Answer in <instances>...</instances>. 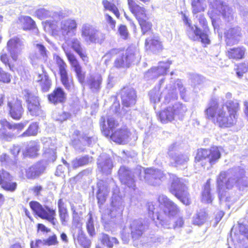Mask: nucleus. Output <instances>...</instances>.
<instances>
[{
    "label": "nucleus",
    "instance_id": "28",
    "mask_svg": "<svg viewBox=\"0 0 248 248\" xmlns=\"http://www.w3.org/2000/svg\"><path fill=\"white\" fill-rule=\"evenodd\" d=\"M66 98V93L60 87L56 88L52 93L48 95L49 101L54 104L62 103L65 101Z\"/></svg>",
    "mask_w": 248,
    "mask_h": 248
},
{
    "label": "nucleus",
    "instance_id": "54",
    "mask_svg": "<svg viewBox=\"0 0 248 248\" xmlns=\"http://www.w3.org/2000/svg\"><path fill=\"white\" fill-rule=\"evenodd\" d=\"M102 4L105 10H109L112 12L117 17H119L120 14L118 8L115 4L112 3L107 0H103Z\"/></svg>",
    "mask_w": 248,
    "mask_h": 248
},
{
    "label": "nucleus",
    "instance_id": "44",
    "mask_svg": "<svg viewBox=\"0 0 248 248\" xmlns=\"http://www.w3.org/2000/svg\"><path fill=\"white\" fill-rule=\"evenodd\" d=\"M245 49L244 47L231 48L228 50V56L230 59H241L244 57Z\"/></svg>",
    "mask_w": 248,
    "mask_h": 248
},
{
    "label": "nucleus",
    "instance_id": "41",
    "mask_svg": "<svg viewBox=\"0 0 248 248\" xmlns=\"http://www.w3.org/2000/svg\"><path fill=\"white\" fill-rule=\"evenodd\" d=\"M93 161V157L88 155L76 157L72 161V166L74 169H77L89 164Z\"/></svg>",
    "mask_w": 248,
    "mask_h": 248
},
{
    "label": "nucleus",
    "instance_id": "26",
    "mask_svg": "<svg viewBox=\"0 0 248 248\" xmlns=\"http://www.w3.org/2000/svg\"><path fill=\"white\" fill-rule=\"evenodd\" d=\"M128 4L130 11L138 22L143 19H148L145 8L139 5L135 0H128Z\"/></svg>",
    "mask_w": 248,
    "mask_h": 248
},
{
    "label": "nucleus",
    "instance_id": "18",
    "mask_svg": "<svg viewBox=\"0 0 248 248\" xmlns=\"http://www.w3.org/2000/svg\"><path fill=\"white\" fill-rule=\"evenodd\" d=\"M159 203L163 206V211L169 218L173 217L179 212L178 206L166 195H161L158 198Z\"/></svg>",
    "mask_w": 248,
    "mask_h": 248
},
{
    "label": "nucleus",
    "instance_id": "22",
    "mask_svg": "<svg viewBox=\"0 0 248 248\" xmlns=\"http://www.w3.org/2000/svg\"><path fill=\"white\" fill-rule=\"evenodd\" d=\"M225 42L228 46H232L239 42L242 37L241 29L234 27L226 29L224 32Z\"/></svg>",
    "mask_w": 248,
    "mask_h": 248
},
{
    "label": "nucleus",
    "instance_id": "50",
    "mask_svg": "<svg viewBox=\"0 0 248 248\" xmlns=\"http://www.w3.org/2000/svg\"><path fill=\"white\" fill-rule=\"evenodd\" d=\"M49 142L48 141L45 144L44 154L46 157H48L49 161H54L56 158L55 149L53 148L48 147Z\"/></svg>",
    "mask_w": 248,
    "mask_h": 248
},
{
    "label": "nucleus",
    "instance_id": "48",
    "mask_svg": "<svg viewBox=\"0 0 248 248\" xmlns=\"http://www.w3.org/2000/svg\"><path fill=\"white\" fill-rule=\"evenodd\" d=\"M71 116V114L70 113L62 111H55L52 114V118L53 119L60 123L66 121L67 119H69Z\"/></svg>",
    "mask_w": 248,
    "mask_h": 248
},
{
    "label": "nucleus",
    "instance_id": "24",
    "mask_svg": "<svg viewBox=\"0 0 248 248\" xmlns=\"http://www.w3.org/2000/svg\"><path fill=\"white\" fill-rule=\"evenodd\" d=\"M214 8L217 9L222 15L223 18L228 22L233 19V11L225 3L220 0H215L212 4Z\"/></svg>",
    "mask_w": 248,
    "mask_h": 248
},
{
    "label": "nucleus",
    "instance_id": "39",
    "mask_svg": "<svg viewBox=\"0 0 248 248\" xmlns=\"http://www.w3.org/2000/svg\"><path fill=\"white\" fill-rule=\"evenodd\" d=\"M58 213L62 224H64L68 217L67 209L65 203L62 199H60L58 202Z\"/></svg>",
    "mask_w": 248,
    "mask_h": 248
},
{
    "label": "nucleus",
    "instance_id": "57",
    "mask_svg": "<svg viewBox=\"0 0 248 248\" xmlns=\"http://www.w3.org/2000/svg\"><path fill=\"white\" fill-rule=\"evenodd\" d=\"M71 210L72 211L73 216V225L75 226V229H78V228H81V223H80V217L79 216L78 212L76 211V210L74 206H71Z\"/></svg>",
    "mask_w": 248,
    "mask_h": 248
},
{
    "label": "nucleus",
    "instance_id": "13",
    "mask_svg": "<svg viewBox=\"0 0 248 248\" xmlns=\"http://www.w3.org/2000/svg\"><path fill=\"white\" fill-rule=\"evenodd\" d=\"M23 94L27 103V108L31 115L38 116L42 114V110L39 103L38 97L29 90H24Z\"/></svg>",
    "mask_w": 248,
    "mask_h": 248
},
{
    "label": "nucleus",
    "instance_id": "37",
    "mask_svg": "<svg viewBox=\"0 0 248 248\" xmlns=\"http://www.w3.org/2000/svg\"><path fill=\"white\" fill-rule=\"evenodd\" d=\"M170 163L172 166L178 167L181 165H185L189 160L188 156L186 155L175 153L174 155L170 156Z\"/></svg>",
    "mask_w": 248,
    "mask_h": 248
},
{
    "label": "nucleus",
    "instance_id": "12",
    "mask_svg": "<svg viewBox=\"0 0 248 248\" xmlns=\"http://www.w3.org/2000/svg\"><path fill=\"white\" fill-rule=\"evenodd\" d=\"M30 206L32 211L40 218L48 220L54 227L58 224L55 218L56 211L47 206H43L39 202L31 201Z\"/></svg>",
    "mask_w": 248,
    "mask_h": 248
},
{
    "label": "nucleus",
    "instance_id": "7",
    "mask_svg": "<svg viewBox=\"0 0 248 248\" xmlns=\"http://www.w3.org/2000/svg\"><path fill=\"white\" fill-rule=\"evenodd\" d=\"M221 157L219 148L217 146L212 147L209 149L198 150L195 160L204 168H211Z\"/></svg>",
    "mask_w": 248,
    "mask_h": 248
},
{
    "label": "nucleus",
    "instance_id": "40",
    "mask_svg": "<svg viewBox=\"0 0 248 248\" xmlns=\"http://www.w3.org/2000/svg\"><path fill=\"white\" fill-rule=\"evenodd\" d=\"M159 118L162 123H167L175 120L171 106H169L162 110L159 113Z\"/></svg>",
    "mask_w": 248,
    "mask_h": 248
},
{
    "label": "nucleus",
    "instance_id": "46",
    "mask_svg": "<svg viewBox=\"0 0 248 248\" xmlns=\"http://www.w3.org/2000/svg\"><path fill=\"white\" fill-rule=\"evenodd\" d=\"M39 147L37 143L31 142L26 148L24 154L26 156L34 157L36 156Z\"/></svg>",
    "mask_w": 248,
    "mask_h": 248
},
{
    "label": "nucleus",
    "instance_id": "32",
    "mask_svg": "<svg viewBox=\"0 0 248 248\" xmlns=\"http://www.w3.org/2000/svg\"><path fill=\"white\" fill-rule=\"evenodd\" d=\"M183 20L186 26L187 34L189 37L193 40H196V37L194 35H198L200 30L197 26L192 25L188 17L185 15H183Z\"/></svg>",
    "mask_w": 248,
    "mask_h": 248
},
{
    "label": "nucleus",
    "instance_id": "56",
    "mask_svg": "<svg viewBox=\"0 0 248 248\" xmlns=\"http://www.w3.org/2000/svg\"><path fill=\"white\" fill-rule=\"evenodd\" d=\"M38 125L36 123H33L31 124L28 129L21 135V137L35 136L37 134Z\"/></svg>",
    "mask_w": 248,
    "mask_h": 248
},
{
    "label": "nucleus",
    "instance_id": "8",
    "mask_svg": "<svg viewBox=\"0 0 248 248\" xmlns=\"http://www.w3.org/2000/svg\"><path fill=\"white\" fill-rule=\"evenodd\" d=\"M50 26L54 32L59 35L67 42L70 37L76 35L78 23L75 19L67 18L62 20L56 27L53 24H50Z\"/></svg>",
    "mask_w": 248,
    "mask_h": 248
},
{
    "label": "nucleus",
    "instance_id": "53",
    "mask_svg": "<svg viewBox=\"0 0 248 248\" xmlns=\"http://www.w3.org/2000/svg\"><path fill=\"white\" fill-rule=\"evenodd\" d=\"M163 93V92L161 93H160L158 88H155L151 90L149 93L151 101L154 104L159 102L161 94L165 96V95Z\"/></svg>",
    "mask_w": 248,
    "mask_h": 248
},
{
    "label": "nucleus",
    "instance_id": "52",
    "mask_svg": "<svg viewBox=\"0 0 248 248\" xmlns=\"http://www.w3.org/2000/svg\"><path fill=\"white\" fill-rule=\"evenodd\" d=\"M65 53L70 64L74 68V71L81 67L74 54L66 51H65Z\"/></svg>",
    "mask_w": 248,
    "mask_h": 248
},
{
    "label": "nucleus",
    "instance_id": "43",
    "mask_svg": "<svg viewBox=\"0 0 248 248\" xmlns=\"http://www.w3.org/2000/svg\"><path fill=\"white\" fill-rule=\"evenodd\" d=\"M18 21L21 24L24 30H31L36 29V25L34 21L28 16H21Z\"/></svg>",
    "mask_w": 248,
    "mask_h": 248
},
{
    "label": "nucleus",
    "instance_id": "61",
    "mask_svg": "<svg viewBox=\"0 0 248 248\" xmlns=\"http://www.w3.org/2000/svg\"><path fill=\"white\" fill-rule=\"evenodd\" d=\"M0 185H1V187L5 190L14 191L17 186V184L16 182H10L8 181H5Z\"/></svg>",
    "mask_w": 248,
    "mask_h": 248
},
{
    "label": "nucleus",
    "instance_id": "33",
    "mask_svg": "<svg viewBox=\"0 0 248 248\" xmlns=\"http://www.w3.org/2000/svg\"><path fill=\"white\" fill-rule=\"evenodd\" d=\"M35 15L40 19L51 17L54 21L60 19L61 14L57 12H52L45 8H40L35 11Z\"/></svg>",
    "mask_w": 248,
    "mask_h": 248
},
{
    "label": "nucleus",
    "instance_id": "20",
    "mask_svg": "<svg viewBox=\"0 0 248 248\" xmlns=\"http://www.w3.org/2000/svg\"><path fill=\"white\" fill-rule=\"evenodd\" d=\"M122 104L125 107L134 106L137 101V94L135 90L130 87H125L121 92Z\"/></svg>",
    "mask_w": 248,
    "mask_h": 248
},
{
    "label": "nucleus",
    "instance_id": "6",
    "mask_svg": "<svg viewBox=\"0 0 248 248\" xmlns=\"http://www.w3.org/2000/svg\"><path fill=\"white\" fill-rule=\"evenodd\" d=\"M111 200L110 208L102 215V221L105 224H108L111 222L117 224L120 222L124 208V199L116 192H113Z\"/></svg>",
    "mask_w": 248,
    "mask_h": 248
},
{
    "label": "nucleus",
    "instance_id": "9",
    "mask_svg": "<svg viewBox=\"0 0 248 248\" xmlns=\"http://www.w3.org/2000/svg\"><path fill=\"white\" fill-rule=\"evenodd\" d=\"M140 59L138 49L134 46H130L125 52H122L116 58L114 65L117 68H127L132 64L139 62Z\"/></svg>",
    "mask_w": 248,
    "mask_h": 248
},
{
    "label": "nucleus",
    "instance_id": "45",
    "mask_svg": "<svg viewBox=\"0 0 248 248\" xmlns=\"http://www.w3.org/2000/svg\"><path fill=\"white\" fill-rule=\"evenodd\" d=\"M191 4L194 15L204 11L206 7L204 0H191Z\"/></svg>",
    "mask_w": 248,
    "mask_h": 248
},
{
    "label": "nucleus",
    "instance_id": "11",
    "mask_svg": "<svg viewBox=\"0 0 248 248\" xmlns=\"http://www.w3.org/2000/svg\"><path fill=\"white\" fill-rule=\"evenodd\" d=\"M81 36L88 44H102L105 39V35L93 25L85 23L80 29Z\"/></svg>",
    "mask_w": 248,
    "mask_h": 248
},
{
    "label": "nucleus",
    "instance_id": "25",
    "mask_svg": "<svg viewBox=\"0 0 248 248\" xmlns=\"http://www.w3.org/2000/svg\"><path fill=\"white\" fill-rule=\"evenodd\" d=\"M145 47L147 50L156 53L162 49L163 46L159 37L152 33L145 40Z\"/></svg>",
    "mask_w": 248,
    "mask_h": 248
},
{
    "label": "nucleus",
    "instance_id": "62",
    "mask_svg": "<svg viewBox=\"0 0 248 248\" xmlns=\"http://www.w3.org/2000/svg\"><path fill=\"white\" fill-rule=\"evenodd\" d=\"M11 81V75L0 68V82L9 83Z\"/></svg>",
    "mask_w": 248,
    "mask_h": 248
},
{
    "label": "nucleus",
    "instance_id": "51",
    "mask_svg": "<svg viewBox=\"0 0 248 248\" xmlns=\"http://www.w3.org/2000/svg\"><path fill=\"white\" fill-rule=\"evenodd\" d=\"M142 34H150L152 31V24L148 19H143L139 22Z\"/></svg>",
    "mask_w": 248,
    "mask_h": 248
},
{
    "label": "nucleus",
    "instance_id": "55",
    "mask_svg": "<svg viewBox=\"0 0 248 248\" xmlns=\"http://www.w3.org/2000/svg\"><path fill=\"white\" fill-rule=\"evenodd\" d=\"M202 201L206 203H210L212 201V196L210 193V185L208 183L204 186L202 193Z\"/></svg>",
    "mask_w": 248,
    "mask_h": 248
},
{
    "label": "nucleus",
    "instance_id": "19",
    "mask_svg": "<svg viewBox=\"0 0 248 248\" xmlns=\"http://www.w3.org/2000/svg\"><path fill=\"white\" fill-rule=\"evenodd\" d=\"M56 62L59 67L62 84L67 90H72L74 87L73 82L68 75L66 63L59 56L56 57Z\"/></svg>",
    "mask_w": 248,
    "mask_h": 248
},
{
    "label": "nucleus",
    "instance_id": "58",
    "mask_svg": "<svg viewBox=\"0 0 248 248\" xmlns=\"http://www.w3.org/2000/svg\"><path fill=\"white\" fill-rule=\"evenodd\" d=\"M86 229L89 234L93 236L95 235V229L93 218L91 215H90L89 218L86 222Z\"/></svg>",
    "mask_w": 248,
    "mask_h": 248
},
{
    "label": "nucleus",
    "instance_id": "30",
    "mask_svg": "<svg viewBox=\"0 0 248 248\" xmlns=\"http://www.w3.org/2000/svg\"><path fill=\"white\" fill-rule=\"evenodd\" d=\"M45 167L43 162H39L29 167L26 171V175L29 179H34L43 173Z\"/></svg>",
    "mask_w": 248,
    "mask_h": 248
},
{
    "label": "nucleus",
    "instance_id": "31",
    "mask_svg": "<svg viewBox=\"0 0 248 248\" xmlns=\"http://www.w3.org/2000/svg\"><path fill=\"white\" fill-rule=\"evenodd\" d=\"M71 48L80 56L84 62H88V58L85 49L82 47L80 40L77 38H73L70 40Z\"/></svg>",
    "mask_w": 248,
    "mask_h": 248
},
{
    "label": "nucleus",
    "instance_id": "34",
    "mask_svg": "<svg viewBox=\"0 0 248 248\" xmlns=\"http://www.w3.org/2000/svg\"><path fill=\"white\" fill-rule=\"evenodd\" d=\"M156 216L157 219L160 220L161 226L164 228L169 229L173 228L175 229L176 228L182 227L184 225V221L182 217L177 218L174 224L171 225L169 220L167 219H163L161 218L160 216L158 215Z\"/></svg>",
    "mask_w": 248,
    "mask_h": 248
},
{
    "label": "nucleus",
    "instance_id": "64",
    "mask_svg": "<svg viewBox=\"0 0 248 248\" xmlns=\"http://www.w3.org/2000/svg\"><path fill=\"white\" fill-rule=\"evenodd\" d=\"M42 89L44 92L48 91L51 86V81L49 79L48 76L45 77L44 80L40 83Z\"/></svg>",
    "mask_w": 248,
    "mask_h": 248
},
{
    "label": "nucleus",
    "instance_id": "63",
    "mask_svg": "<svg viewBox=\"0 0 248 248\" xmlns=\"http://www.w3.org/2000/svg\"><path fill=\"white\" fill-rule=\"evenodd\" d=\"M122 52L118 49L113 48L109 50L107 52L103 57L104 58H106L105 61H108L112 57L117 55V57L121 54Z\"/></svg>",
    "mask_w": 248,
    "mask_h": 248
},
{
    "label": "nucleus",
    "instance_id": "23",
    "mask_svg": "<svg viewBox=\"0 0 248 248\" xmlns=\"http://www.w3.org/2000/svg\"><path fill=\"white\" fill-rule=\"evenodd\" d=\"M196 17L198 19L200 25L202 27L203 31H202L201 29L199 28V30H200L199 34H194L196 37V40L200 39L202 43L209 44L210 43V40L208 38V33L209 29L207 26V21L202 14L197 15Z\"/></svg>",
    "mask_w": 248,
    "mask_h": 248
},
{
    "label": "nucleus",
    "instance_id": "59",
    "mask_svg": "<svg viewBox=\"0 0 248 248\" xmlns=\"http://www.w3.org/2000/svg\"><path fill=\"white\" fill-rule=\"evenodd\" d=\"M15 137L14 133L7 131L6 129H0V140L10 141Z\"/></svg>",
    "mask_w": 248,
    "mask_h": 248
},
{
    "label": "nucleus",
    "instance_id": "35",
    "mask_svg": "<svg viewBox=\"0 0 248 248\" xmlns=\"http://www.w3.org/2000/svg\"><path fill=\"white\" fill-rule=\"evenodd\" d=\"M208 218V214L204 209H200L194 215L192 223L195 225L201 226L203 225Z\"/></svg>",
    "mask_w": 248,
    "mask_h": 248
},
{
    "label": "nucleus",
    "instance_id": "47",
    "mask_svg": "<svg viewBox=\"0 0 248 248\" xmlns=\"http://www.w3.org/2000/svg\"><path fill=\"white\" fill-rule=\"evenodd\" d=\"M100 240L104 245L109 248H112L114 244L118 243V241L115 237H110L104 233H101Z\"/></svg>",
    "mask_w": 248,
    "mask_h": 248
},
{
    "label": "nucleus",
    "instance_id": "2",
    "mask_svg": "<svg viewBox=\"0 0 248 248\" xmlns=\"http://www.w3.org/2000/svg\"><path fill=\"white\" fill-rule=\"evenodd\" d=\"M245 172L244 170L240 167L221 172L217 180L219 195H222L226 189H232L234 186L240 189L248 187V178L245 176Z\"/></svg>",
    "mask_w": 248,
    "mask_h": 248
},
{
    "label": "nucleus",
    "instance_id": "27",
    "mask_svg": "<svg viewBox=\"0 0 248 248\" xmlns=\"http://www.w3.org/2000/svg\"><path fill=\"white\" fill-rule=\"evenodd\" d=\"M98 169L103 173H110L113 164L111 159L106 154H101L97 160Z\"/></svg>",
    "mask_w": 248,
    "mask_h": 248
},
{
    "label": "nucleus",
    "instance_id": "5",
    "mask_svg": "<svg viewBox=\"0 0 248 248\" xmlns=\"http://www.w3.org/2000/svg\"><path fill=\"white\" fill-rule=\"evenodd\" d=\"M100 126L103 134L107 137H110L115 142L125 144L128 141L130 132L127 128L118 129L114 131L118 125V123L113 117H108L107 119V126L105 124V118L100 119Z\"/></svg>",
    "mask_w": 248,
    "mask_h": 248
},
{
    "label": "nucleus",
    "instance_id": "29",
    "mask_svg": "<svg viewBox=\"0 0 248 248\" xmlns=\"http://www.w3.org/2000/svg\"><path fill=\"white\" fill-rule=\"evenodd\" d=\"M73 236L74 241H77L78 244L84 248H89L90 246V241L87 238L81 228L73 229Z\"/></svg>",
    "mask_w": 248,
    "mask_h": 248
},
{
    "label": "nucleus",
    "instance_id": "17",
    "mask_svg": "<svg viewBox=\"0 0 248 248\" xmlns=\"http://www.w3.org/2000/svg\"><path fill=\"white\" fill-rule=\"evenodd\" d=\"M114 185L112 179L108 180H100L97 184V192L96 198L98 200V204L100 210L101 205L106 202L107 196L109 193L110 187Z\"/></svg>",
    "mask_w": 248,
    "mask_h": 248
},
{
    "label": "nucleus",
    "instance_id": "3",
    "mask_svg": "<svg viewBox=\"0 0 248 248\" xmlns=\"http://www.w3.org/2000/svg\"><path fill=\"white\" fill-rule=\"evenodd\" d=\"M148 228L144 220L140 219L134 220L130 225L133 245L138 248H148L156 247L158 244L162 242V237L153 236L150 238L142 236L143 232Z\"/></svg>",
    "mask_w": 248,
    "mask_h": 248
},
{
    "label": "nucleus",
    "instance_id": "38",
    "mask_svg": "<svg viewBox=\"0 0 248 248\" xmlns=\"http://www.w3.org/2000/svg\"><path fill=\"white\" fill-rule=\"evenodd\" d=\"M222 105H224V107L226 106L228 113L231 114L235 117H237V112L239 109V104L237 100H228L226 102L225 101L224 99L222 98Z\"/></svg>",
    "mask_w": 248,
    "mask_h": 248
},
{
    "label": "nucleus",
    "instance_id": "49",
    "mask_svg": "<svg viewBox=\"0 0 248 248\" xmlns=\"http://www.w3.org/2000/svg\"><path fill=\"white\" fill-rule=\"evenodd\" d=\"M33 46L36 50L39 52V54L42 58L43 61H46L48 55L49 51L46 49V47L41 43L35 42L33 43Z\"/></svg>",
    "mask_w": 248,
    "mask_h": 248
},
{
    "label": "nucleus",
    "instance_id": "21",
    "mask_svg": "<svg viewBox=\"0 0 248 248\" xmlns=\"http://www.w3.org/2000/svg\"><path fill=\"white\" fill-rule=\"evenodd\" d=\"M170 64L169 61L159 62L158 66L152 68L145 74V78L147 79H154L163 75L169 68Z\"/></svg>",
    "mask_w": 248,
    "mask_h": 248
},
{
    "label": "nucleus",
    "instance_id": "4",
    "mask_svg": "<svg viewBox=\"0 0 248 248\" xmlns=\"http://www.w3.org/2000/svg\"><path fill=\"white\" fill-rule=\"evenodd\" d=\"M206 118L216 120V124L220 127H230L235 124L237 117L227 113L224 109V105L218 108V103L212 100L209 103L207 108L204 111Z\"/></svg>",
    "mask_w": 248,
    "mask_h": 248
},
{
    "label": "nucleus",
    "instance_id": "14",
    "mask_svg": "<svg viewBox=\"0 0 248 248\" xmlns=\"http://www.w3.org/2000/svg\"><path fill=\"white\" fill-rule=\"evenodd\" d=\"M177 90L179 91L182 98L184 99L185 97L186 89L184 87L182 82L180 80H177L173 87L172 85L170 84L167 86L163 93L165 95V101L166 103H168L171 100L177 99Z\"/></svg>",
    "mask_w": 248,
    "mask_h": 248
},
{
    "label": "nucleus",
    "instance_id": "42",
    "mask_svg": "<svg viewBox=\"0 0 248 248\" xmlns=\"http://www.w3.org/2000/svg\"><path fill=\"white\" fill-rule=\"evenodd\" d=\"M102 80V78L100 75L90 77L88 80V83L93 92H96L99 90Z\"/></svg>",
    "mask_w": 248,
    "mask_h": 248
},
{
    "label": "nucleus",
    "instance_id": "1",
    "mask_svg": "<svg viewBox=\"0 0 248 248\" xmlns=\"http://www.w3.org/2000/svg\"><path fill=\"white\" fill-rule=\"evenodd\" d=\"M118 174L122 183L134 190L136 187V177L142 180V176L143 175L144 179L149 184L153 186L159 185L166 178L165 175L160 170L152 168L144 170L140 166L136 167L133 171L128 167L121 166L119 170Z\"/></svg>",
    "mask_w": 248,
    "mask_h": 248
},
{
    "label": "nucleus",
    "instance_id": "60",
    "mask_svg": "<svg viewBox=\"0 0 248 248\" xmlns=\"http://www.w3.org/2000/svg\"><path fill=\"white\" fill-rule=\"evenodd\" d=\"M31 62L33 65H39L41 61H43L40 55L36 52H31L29 56Z\"/></svg>",
    "mask_w": 248,
    "mask_h": 248
},
{
    "label": "nucleus",
    "instance_id": "15",
    "mask_svg": "<svg viewBox=\"0 0 248 248\" xmlns=\"http://www.w3.org/2000/svg\"><path fill=\"white\" fill-rule=\"evenodd\" d=\"M7 110L9 115L15 120H19L24 111L22 101L17 98H8Z\"/></svg>",
    "mask_w": 248,
    "mask_h": 248
},
{
    "label": "nucleus",
    "instance_id": "16",
    "mask_svg": "<svg viewBox=\"0 0 248 248\" xmlns=\"http://www.w3.org/2000/svg\"><path fill=\"white\" fill-rule=\"evenodd\" d=\"M25 44L24 40L18 37H14L7 42V50L14 61L17 60L18 56L25 47Z\"/></svg>",
    "mask_w": 248,
    "mask_h": 248
},
{
    "label": "nucleus",
    "instance_id": "36",
    "mask_svg": "<svg viewBox=\"0 0 248 248\" xmlns=\"http://www.w3.org/2000/svg\"><path fill=\"white\" fill-rule=\"evenodd\" d=\"M171 109L175 119L182 120L187 111L186 107L180 103H176L171 106Z\"/></svg>",
    "mask_w": 248,
    "mask_h": 248
},
{
    "label": "nucleus",
    "instance_id": "10",
    "mask_svg": "<svg viewBox=\"0 0 248 248\" xmlns=\"http://www.w3.org/2000/svg\"><path fill=\"white\" fill-rule=\"evenodd\" d=\"M187 182L186 179L173 175L170 192L184 204L189 205L190 202L187 193Z\"/></svg>",
    "mask_w": 248,
    "mask_h": 248
}]
</instances>
